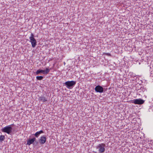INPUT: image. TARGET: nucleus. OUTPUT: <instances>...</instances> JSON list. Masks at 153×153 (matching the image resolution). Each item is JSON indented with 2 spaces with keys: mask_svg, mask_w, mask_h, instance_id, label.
<instances>
[{
  "mask_svg": "<svg viewBox=\"0 0 153 153\" xmlns=\"http://www.w3.org/2000/svg\"><path fill=\"white\" fill-rule=\"evenodd\" d=\"M133 102L135 104L141 105L143 104L144 102V100L141 99H138L133 100Z\"/></svg>",
  "mask_w": 153,
  "mask_h": 153,
  "instance_id": "obj_5",
  "label": "nucleus"
},
{
  "mask_svg": "<svg viewBox=\"0 0 153 153\" xmlns=\"http://www.w3.org/2000/svg\"><path fill=\"white\" fill-rule=\"evenodd\" d=\"M29 39L32 47L33 48L35 47L37 45V42L36 40L34 38V35L33 33H31V36L29 37Z\"/></svg>",
  "mask_w": 153,
  "mask_h": 153,
  "instance_id": "obj_4",
  "label": "nucleus"
},
{
  "mask_svg": "<svg viewBox=\"0 0 153 153\" xmlns=\"http://www.w3.org/2000/svg\"><path fill=\"white\" fill-rule=\"evenodd\" d=\"M76 84V82L74 81H68L64 83V85L69 89H71Z\"/></svg>",
  "mask_w": 153,
  "mask_h": 153,
  "instance_id": "obj_2",
  "label": "nucleus"
},
{
  "mask_svg": "<svg viewBox=\"0 0 153 153\" xmlns=\"http://www.w3.org/2000/svg\"><path fill=\"white\" fill-rule=\"evenodd\" d=\"M47 138L45 136L43 135L40 137L39 140V142L41 144H44L46 141Z\"/></svg>",
  "mask_w": 153,
  "mask_h": 153,
  "instance_id": "obj_7",
  "label": "nucleus"
},
{
  "mask_svg": "<svg viewBox=\"0 0 153 153\" xmlns=\"http://www.w3.org/2000/svg\"><path fill=\"white\" fill-rule=\"evenodd\" d=\"M5 136L4 135H1L0 136V141L1 142L3 141L5 139Z\"/></svg>",
  "mask_w": 153,
  "mask_h": 153,
  "instance_id": "obj_14",
  "label": "nucleus"
},
{
  "mask_svg": "<svg viewBox=\"0 0 153 153\" xmlns=\"http://www.w3.org/2000/svg\"><path fill=\"white\" fill-rule=\"evenodd\" d=\"M103 54H105V55H106L109 56H111L110 53H103Z\"/></svg>",
  "mask_w": 153,
  "mask_h": 153,
  "instance_id": "obj_16",
  "label": "nucleus"
},
{
  "mask_svg": "<svg viewBox=\"0 0 153 153\" xmlns=\"http://www.w3.org/2000/svg\"><path fill=\"white\" fill-rule=\"evenodd\" d=\"M145 89L144 87H141L140 88H139L138 90L137 89V91H138V92L141 94L143 93L145 91Z\"/></svg>",
  "mask_w": 153,
  "mask_h": 153,
  "instance_id": "obj_11",
  "label": "nucleus"
},
{
  "mask_svg": "<svg viewBox=\"0 0 153 153\" xmlns=\"http://www.w3.org/2000/svg\"><path fill=\"white\" fill-rule=\"evenodd\" d=\"M95 90L97 92L101 93L103 92L104 88L101 86L98 85L95 87Z\"/></svg>",
  "mask_w": 153,
  "mask_h": 153,
  "instance_id": "obj_6",
  "label": "nucleus"
},
{
  "mask_svg": "<svg viewBox=\"0 0 153 153\" xmlns=\"http://www.w3.org/2000/svg\"><path fill=\"white\" fill-rule=\"evenodd\" d=\"M14 124L9 125L4 127L1 129V131L3 132L9 134H10L12 132V126Z\"/></svg>",
  "mask_w": 153,
  "mask_h": 153,
  "instance_id": "obj_1",
  "label": "nucleus"
},
{
  "mask_svg": "<svg viewBox=\"0 0 153 153\" xmlns=\"http://www.w3.org/2000/svg\"><path fill=\"white\" fill-rule=\"evenodd\" d=\"M105 145L104 143H102L99 144L96 147L97 149H98L100 153H103L105 152Z\"/></svg>",
  "mask_w": 153,
  "mask_h": 153,
  "instance_id": "obj_3",
  "label": "nucleus"
},
{
  "mask_svg": "<svg viewBox=\"0 0 153 153\" xmlns=\"http://www.w3.org/2000/svg\"><path fill=\"white\" fill-rule=\"evenodd\" d=\"M44 132L42 130H40L39 131L36 132L34 134V135L36 137H38L42 133H43Z\"/></svg>",
  "mask_w": 153,
  "mask_h": 153,
  "instance_id": "obj_10",
  "label": "nucleus"
},
{
  "mask_svg": "<svg viewBox=\"0 0 153 153\" xmlns=\"http://www.w3.org/2000/svg\"><path fill=\"white\" fill-rule=\"evenodd\" d=\"M43 78V76H37L36 77V79L38 80H42Z\"/></svg>",
  "mask_w": 153,
  "mask_h": 153,
  "instance_id": "obj_15",
  "label": "nucleus"
},
{
  "mask_svg": "<svg viewBox=\"0 0 153 153\" xmlns=\"http://www.w3.org/2000/svg\"><path fill=\"white\" fill-rule=\"evenodd\" d=\"M43 74H48L50 71V69L48 68H46L45 70H43Z\"/></svg>",
  "mask_w": 153,
  "mask_h": 153,
  "instance_id": "obj_12",
  "label": "nucleus"
},
{
  "mask_svg": "<svg viewBox=\"0 0 153 153\" xmlns=\"http://www.w3.org/2000/svg\"><path fill=\"white\" fill-rule=\"evenodd\" d=\"M43 70L41 69H39L38 70L36 71V75H38L39 74L41 73H43Z\"/></svg>",
  "mask_w": 153,
  "mask_h": 153,
  "instance_id": "obj_13",
  "label": "nucleus"
},
{
  "mask_svg": "<svg viewBox=\"0 0 153 153\" xmlns=\"http://www.w3.org/2000/svg\"><path fill=\"white\" fill-rule=\"evenodd\" d=\"M39 100L43 102H45L47 101V100L45 97L43 96H40L39 98Z\"/></svg>",
  "mask_w": 153,
  "mask_h": 153,
  "instance_id": "obj_9",
  "label": "nucleus"
},
{
  "mask_svg": "<svg viewBox=\"0 0 153 153\" xmlns=\"http://www.w3.org/2000/svg\"><path fill=\"white\" fill-rule=\"evenodd\" d=\"M36 139L35 137L31 139L30 138L27 140V145L29 146L32 144H33L34 142L36 141Z\"/></svg>",
  "mask_w": 153,
  "mask_h": 153,
  "instance_id": "obj_8",
  "label": "nucleus"
}]
</instances>
